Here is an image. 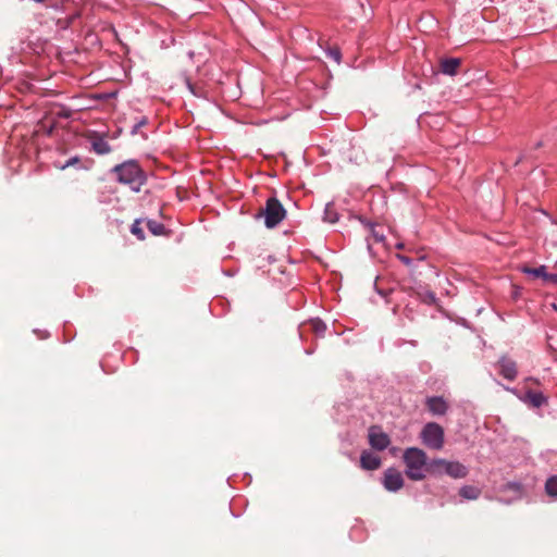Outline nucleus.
I'll return each instance as SVG.
<instances>
[{"instance_id": "ea45409f", "label": "nucleus", "mask_w": 557, "mask_h": 557, "mask_svg": "<svg viewBox=\"0 0 557 557\" xmlns=\"http://www.w3.org/2000/svg\"><path fill=\"white\" fill-rule=\"evenodd\" d=\"M79 169L88 170V169H89V165L79 166Z\"/></svg>"}, {"instance_id": "58836bf2", "label": "nucleus", "mask_w": 557, "mask_h": 557, "mask_svg": "<svg viewBox=\"0 0 557 557\" xmlns=\"http://www.w3.org/2000/svg\"><path fill=\"white\" fill-rule=\"evenodd\" d=\"M60 116L69 117V114H66V112H63V114H60Z\"/></svg>"}, {"instance_id": "9d476101", "label": "nucleus", "mask_w": 557, "mask_h": 557, "mask_svg": "<svg viewBox=\"0 0 557 557\" xmlns=\"http://www.w3.org/2000/svg\"><path fill=\"white\" fill-rule=\"evenodd\" d=\"M90 144L92 151L99 156H104L112 151V147L109 143L98 134L91 137Z\"/></svg>"}, {"instance_id": "a211bd4d", "label": "nucleus", "mask_w": 557, "mask_h": 557, "mask_svg": "<svg viewBox=\"0 0 557 557\" xmlns=\"http://www.w3.org/2000/svg\"><path fill=\"white\" fill-rule=\"evenodd\" d=\"M500 491L513 492L517 495V498H520L523 492V485L518 481H509L500 487Z\"/></svg>"}, {"instance_id": "423d86ee", "label": "nucleus", "mask_w": 557, "mask_h": 557, "mask_svg": "<svg viewBox=\"0 0 557 557\" xmlns=\"http://www.w3.org/2000/svg\"><path fill=\"white\" fill-rule=\"evenodd\" d=\"M382 484L391 493L398 492L404 485L401 472L394 467L387 468L383 473Z\"/></svg>"}, {"instance_id": "aec40b11", "label": "nucleus", "mask_w": 557, "mask_h": 557, "mask_svg": "<svg viewBox=\"0 0 557 557\" xmlns=\"http://www.w3.org/2000/svg\"><path fill=\"white\" fill-rule=\"evenodd\" d=\"M545 491L547 495L557 497V475H552L545 483Z\"/></svg>"}, {"instance_id": "cd10ccee", "label": "nucleus", "mask_w": 557, "mask_h": 557, "mask_svg": "<svg viewBox=\"0 0 557 557\" xmlns=\"http://www.w3.org/2000/svg\"><path fill=\"white\" fill-rule=\"evenodd\" d=\"M370 232H371V235L373 236V238L375 239V242H377V243H384L385 242V235L383 233L377 232L375 230V227L370 230Z\"/></svg>"}, {"instance_id": "b1692460", "label": "nucleus", "mask_w": 557, "mask_h": 557, "mask_svg": "<svg viewBox=\"0 0 557 557\" xmlns=\"http://www.w3.org/2000/svg\"><path fill=\"white\" fill-rule=\"evenodd\" d=\"M175 45V37L172 33H164L163 37L160 39V47L162 49H168Z\"/></svg>"}, {"instance_id": "c85d7f7f", "label": "nucleus", "mask_w": 557, "mask_h": 557, "mask_svg": "<svg viewBox=\"0 0 557 557\" xmlns=\"http://www.w3.org/2000/svg\"><path fill=\"white\" fill-rule=\"evenodd\" d=\"M358 220L360 221V223H361L363 226L368 227L369 230H372L373 227H375V226H376V223H374V222L370 221L369 219H367V218H364V216H362V215L358 216Z\"/></svg>"}, {"instance_id": "f3484780", "label": "nucleus", "mask_w": 557, "mask_h": 557, "mask_svg": "<svg viewBox=\"0 0 557 557\" xmlns=\"http://www.w3.org/2000/svg\"><path fill=\"white\" fill-rule=\"evenodd\" d=\"M338 220H339V214L335 209L334 202H327L325 205L324 212H323V221L334 224V223L338 222Z\"/></svg>"}, {"instance_id": "20e7f679", "label": "nucleus", "mask_w": 557, "mask_h": 557, "mask_svg": "<svg viewBox=\"0 0 557 557\" xmlns=\"http://www.w3.org/2000/svg\"><path fill=\"white\" fill-rule=\"evenodd\" d=\"M432 476L448 475L453 479H463L468 475V468L457 460H446L443 458H434L430 465Z\"/></svg>"}, {"instance_id": "4be33fe9", "label": "nucleus", "mask_w": 557, "mask_h": 557, "mask_svg": "<svg viewBox=\"0 0 557 557\" xmlns=\"http://www.w3.org/2000/svg\"><path fill=\"white\" fill-rule=\"evenodd\" d=\"M420 299L422 302H424L428 306H434L438 301L436 294L429 289L424 290L423 293L420 294Z\"/></svg>"}, {"instance_id": "1a4fd4ad", "label": "nucleus", "mask_w": 557, "mask_h": 557, "mask_svg": "<svg viewBox=\"0 0 557 557\" xmlns=\"http://www.w3.org/2000/svg\"><path fill=\"white\" fill-rule=\"evenodd\" d=\"M425 405L434 416H444L448 410V404L443 396H430L426 398Z\"/></svg>"}, {"instance_id": "a19ab883", "label": "nucleus", "mask_w": 557, "mask_h": 557, "mask_svg": "<svg viewBox=\"0 0 557 557\" xmlns=\"http://www.w3.org/2000/svg\"><path fill=\"white\" fill-rule=\"evenodd\" d=\"M410 344H411L412 346H417V342H416V341H411V342H410Z\"/></svg>"}, {"instance_id": "c756f323", "label": "nucleus", "mask_w": 557, "mask_h": 557, "mask_svg": "<svg viewBox=\"0 0 557 557\" xmlns=\"http://www.w3.org/2000/svg\"><path fill=\"white\" fill-rule=\"evenodd\" d=\"M396 258L408 267L413 264V260L405 255L397 253Z\"/></svg>"}, {"instance_id": "4468645a", "label": "nucleus", "mask_w": 557, "mask_h": 557, "mask_svg": "<svg viewBox=\"0 0 557 557\" xmlns=\"http://www.w3.org/2000/svg\"><path fill=\"white\" fill-rule=\"evenodd\" d=\"M461 64L459 58H446L441 61V72L445 75L454 76Z\"/></svg>"}, {"instance_id": "4c0bfd02", "label": "nucleus", "mask_w": 557, "mask_h": 557, "mask_svg": "<svg viewBox=\"0 0 557 557\" xmlns=\"http://www.w3.org/2000/svg\"><path fill=\"white\" fill-rule=\"evenodd\" d=\"M60 116L69 117V114H66V112H63V114H60Z\"/></svg>"}, {"instance_id": "c9c22d12", "label": "nucleus", "mask_w": 557, "mask_h": 557, "mask_svg": "<svg viewBox=\"0 0 557 557\" xmlns=\"http://www.w3.org/2000/svg\"><path fill=\"white\" fill-rule=\"evenodd\" d=\"M141 137H143L144 139H147V137H148V136H147V134H146V133H141Z\"/></svg>"}, {"instance_id": "2eb2a0df", "label": "nucleus", "mask_w": 557, "mask_h": 557, "mask_svg": "<svg viewBox=\"0 0 557 557\" xmlns=\"http://www.w3.org/2000/svg\"><path fill=\"white\" fill-rule=\"evenodd\" d=\"M145 222L148 231L154 236H169L171 233V231L161 222L152 219H147Z\"/></svg>"}, {"instance_id": "5701e85b", "label": "nucleus", "mask_w": 557, "mask_h": 557, "mask_svg": "<svg viewBox=\"0 0 557 557\" xmlns=\"http://www.w3.org/2000/svg\"><path fill=\"white\" fill-rule=\"evenodd\" d=\"M149 123V120L146 115H143L140 117H136L135 119V123L134 125L132 126L131 131H129V134L132 136H135L138 131L143 127V126H146L147 124Z\"/></svg>"}, {"instance_id": "bb28decb", "label": "nucleus", "mask_w": 557, "mask_h": 557, "mask_svg": "<svg viewBox=\"0 0 557 557\" xmlns=\"http://www.w3.org/2000/svg\"><path fill=\"white\" fill-rule=\"evenodd\" d=\"M81 163V158L79 156H73L71 157L64 164H62L60 166L61 170H65L66 168H70V166H75L77 164Z\"/></svg>"}, {"instance_id": "393cba45", "label": "nucleus", "mask_w": 557, "mask_h": 557, "mask_svg": "<svg viewBox=\"0 0 557 557\" xmlns=\"http://www.w3.org/2000/svg\"><path fill=\"white\" fill-rule=\"evenodd\" d=\"M329 58L333 59L336 63H341L342 52L338 48H329L326 51Z\"/></svg>"}, {"instance_id": "6ab92c4d", "label": "nucleus", "mask_w": 557, "mask_h": 557, "mask_svg": "<svg viewBox=\"0 0 557 557\" xmlns=\"http://www.w3.org/2000/svg\"><path fill=\"white\" fill-rule=\"evenodd\" d=\"M309 324L311 326V330L315 333L318 336H323L326 331V324L325 322L320 318H312L309 320Z\"/></svg>"}, {"instance_id": "dca6fc26", "label": "nucleus", "mask_w": 557, "mask_h": 557, "mask_svg": "<svg viewBox=\"0 0 557 557\" xmlns=\"http://www.w3.org/2000/svg\"><path fill=\"white\" fill-rule=\"evenodd\" d=\"M459 495L467 500H474L481 495V490L474 485H463L459 490Z\"/></svg>"}, {"instance_id": "72a5a7b5", "label": "nucleus", "mask_w": 557, "mask_h": 557, "mask_svg": "<svg viewBox=\"0 0 557 557\" xmlns=\"http://www.w3.org/2000/svg\"><path fill=\"white\" fill-rule=\"evenodd\" d=\"M405 247L404 243L399 242L395 245L396 249H403Z\"/></svg>"}, {"instance_id": "473e14b6", "label": "nucleus", "mask_w": 557, "mask_h": 557, "mask_svg": "<svg viewBox=\"0 0 557 557\" xmlns=\"http://www.w3.org/2000/svg\"><path fill=\"white\" fill-rule=\"evenodd\" d=\"M79 16H81L79 12H77V11H76L74 14H72V15H70V16H69V21H70V23H71V24H72V23H74V21H75L76 18H78Z\"/></svg>"}, {"instance_id": "2f4dec72", "label": "nucleus", "mask_w": 557, "mask_h": 557, "mask_svg": "<svg viewBox=\"0 0 557 557\" xmlns=\"http://www.w3.org/2000/svg\"><path fill=\"white\" fill-rule=\"evenodd\" d=\"M375 290L383 298H386L391 294V290H384V289H380L377 287H375Z\"/></svg>"}, {"instance_id": "39448f33", "label": "nucleus", "mask_w": 557, "mask_h": 557, "mask_svg": "<svg viewBox=\"0 0 557 557\" xmlns=\"http://www.w3.org/2000/svg\"><path fill=\"white\" fill-rule=\"evenodd\" d=\"M422 444L432 450H441L445 443L444 429L437 422H428L420 432Z\"/></svg>"}, {"instance_id": "0eeeda50", "label": "nucleus", "mask_w": 557, "mask_h": 557, "mask_svg": "<svg viewBox=\"0 0 557 557\" xmlns=\"http://www.w3.org/2000/svg\"><path fill=\"white\" fill-rule=\"evenodd\" d=\"M369 444L376 450H384L391 444L389 436L380 425H371L368 431Z\"/></svg>"}, {"instance_id": "7c9ffc66", "label": "nucleus", "mask_w": 557, "mask_h": 557, "mask_svg": "<svg viewBox=\"0 0 557 557\" xmlns=\"http://www.w3.org/2000/svg\"><path fill=\"white\" fill-rule=\"evenodd\" d=\"M545 284L557 285V273H548Z\"/></svg>"}, {"instance_id": "7ed1b4c3", "label": "nucleus", "mask_w": 557, "mask_h": 557, "mask_svg": "<svg viewBox=\"0 0 557 557\" xmlns=\"http://www.w3.org/2000/svg\"><path fill=\"white\" fill-rule=\"evenodd\" d=\"M286 209L282 202L275 197H270L265 201V206L255 215L256 220L264 219L267 228L276 227L286 216Z\"/></svg>"}, {"instance_id": "9b49d317", "label": "nucleus", "mask_w": 557, "mask_h": 557, "mask_svg": "<svg viewBox=\"0 0 557 557\" xmlns=\"http://www.w3.org/2000/svg\"><path fill=\"white\" fill-rule=\"evenodd\" d=\"M360 463L364 470H375L381 466V458L371 451L363 450L360 456Z\"/></svg>"}, {"instance_id": "ddd939ff", "label": "nucleus", "mask_w": 557, "mask_h": 557, "mask_svg": "<svg viewBox=\"0 0 557 557\" xmlns=\"http://www.w3.org/2000/svg\"><path fill=\"white\" fill-rule=\"evenodd\" d=\"M520 271L523 274H525L534 280L541 278L544 283H546V278H547L546 276H547L548 272H547V267L544 264H542L537 268H531L528 265H523L520 268Z\"/></svg>"}, {"instance_id": "a878e982", "label": "nucleus", "mask_w": 557, "mask_h": 557, "mask_svg": "<svg viewBox=\"0 0 557 557\" xmlns=\"http://www.w3.org/2000/svg\"><path fill=\"white\" fill-rule=\"evenodd\" d=\"M186 86L188 90L196 97H202L203 92L200 88L196 87L189 78H186Z\"/></svg>"}, {"instance_id": "f704fd0d", "label": "nucleus", "mask_w": 557, "mask_h": 557, "mask_svg": "<svg viewBox=\"0 0 557 557\" xmlns=\"http://www.w3.org/2000/svg\"><path fill=\"white\" fill-rule=\"evenodd\" d=\"M542 145H543V143L540 140L536 143L535 148H540V147H542Z\"/></svg>"}, {"instance_id": "f257e3e1", "label": "nucleus", "mask_w": 557, "mask_h": 557, "mask_svg": "<svg viewBox=\"0 0 557 557\" xmlns=\"http://www.w3.org/2000/svg\"><path fill=\"white\" fill-rule=\"evenodd\" d=\"M110 172L115 174L116 182L129 186L135 193H139L147 183V174L136 159H128L119 163Z\"/></svg>"}, {"instance_id": "f03ea898", "label": "nucleus", "mask_w": 557, "mask_h": 557, "mask_svg": "<svg viewBox=\"0 0 557 557\" xmlns=\"http://www.w3.org/2000/svg\"><path fill=\"white\" fill-rule=\"evenodd\" d=\"M404 463L406 466V475L413 481H421L428 474L431 475V460L424 450L418 447H409L404 451Z\"/></svg>"}, {"instance_id": "f8f14e48", "label": "nucleus", "mask_w": 557, "mask_h": 557, "mask_svg": "<svg viewBox=\"0 0 557 557\" xmlns=\"http://www.w3.org/2000/svg\"><path fill=\"white\" fill-rule=\"evenodd\" d=\"M523 400L529 401L530 405L534 408H541L542 406L547 405L548 397L545 396L542 392L528 389L525 392Z\"/></svg>"}, {"instance_id": "e433bc0d", "label": "nucleus", "mask_w": 557, "mask_h": 557, "mask_svg": "<svg viewBox=\"0 0 557 557\" xmlns=\"http://www.w3.org/2000/svg\"><path fill=\"white\" fill-rule=\"evenodd\" d=\"M36 3H42L45 0H33Z\"/></svg>"}, {"instance_id": "6e6552de", "label": "nucleus", "mask_w": 557, "mask_h": 557, "mask_svg": "<svg viewBox=\"0 0 557 557\" xmlns=\"http://www.w3.org/2000/svg\"><path fill=\"white\" fill-rule=\"evenodd\" d=\"M497 366L499 368V375H502L505 380L510 382L516 380L518 375V368L515 360L506 355H503L499 357Z\"/></svg>"}, {"instance_id": "412c9836", "label": "nucleus", "mask_w": 557, "mask_h": 557, "mask_svg": "<svg viewBox=\"0 0 557 557\" xmlns=\"http://www.w3.org/2000/svg\"><path fill=\"white\" fill-rule=\"evenodd\" d=\"M144 220L143 219H137L135 220V222L132 224L131 226V233L136 236L137 239L139 240H144L146 235H145V232L141 227V222Z\"/></svg>"}]
</instances>
